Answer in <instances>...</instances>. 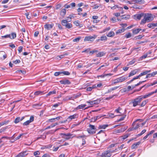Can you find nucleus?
I'll use <instances>...</instances> for the list:
<instances>
[{"mask_svg":"<svg viewBox=\"0 0 157 157\" xmlns=\"http://www.w3.org/2000/svg\"><path fill=\"white\" fill-rule=\"evenodd\" d=\"M7 127H6L4 128H2L0 129V133H1L2 132H4L5 131L6 129H7Z\"/></svg>","mask_w":157,"mask_h":157,"instance_id":"nucleus-45","label":"nucleus"},{"mask_svg":"<svg viewBox=\"0 0 157 157\" xmlns=\"http://www.w3.org/2000/svg\"><path fill=\"white\" fill-rule=\"evenodd\" d=\"M131 36V34L130 33H128L126 34L125 36V37L127 38H129Z\"/></svg>","mask_w":157,"mask_h":157,"instance_id":"nucleus-47","label":"nucleus"},{"mask_svg":"<svg viewBox=\"0 0 157 157\" xmlns=\"http://www.w3.org/2000/svg\"><path fill=\"white\" fill-rule=\"evenodd\" d=\"M59 82L61 84L64 85H69L71 84V82L68 80L66 79L61 80Z\"/></svg>","mask_w":157,"mask_h":157,"instance_id":"nucleus-10","label":"nucleus"},{"mask_svg":"<svg viewBox=\"0 0 157 157\" xmlns=\"http://www.w3.org/2000/svg\"><path fill=\"white\" fill-rule=\"evenodd\" d=\"M125 31V29L124 28H122L121 29H119L117 30L116 32V34L121 33L124 32Z\"/></svg>","mask_w":157,"mask_h":157,"instance_id":"nucleus-32","label":"nucleus"},{"mask_svg":"<svg viewBox=\"0 0 157 157\" xmlns=\"http://www.w3.org/2000/svg\"><path fill=\"white\" fill-rule=\"evenodd\" d=\"M28 154L27 151H24L18 154L15 157H25Z\"/></svg>","mask_w":157,"mask_h":157,"instance_id":"nucleus-9","label":"nucleus"},{"mask_svg":"<svg viewBox=\"0 0 157 157\" xmlns=\"http://www.w3.org/2000/svg\"><path fill=\"white\" fill-rule=\"evenodd\" d=\"M111 20L112 21L113 23H115L117 21V19L115 17L112 18Z\"/></svg>","mask_w":157,"mask_h":157,"instance_id":"nucleus-59","label":"nucleus"},{"mask_svg":"<svg viewBox=\"0 0 157 157\" xmlns=\"http://www.w3.org/2000/svg\"><path fill=\"white\" fill-rule=\"evenodd\" d=\"M30 123L29 120H28L23 123V125L24 126H27Z\"/></svg>","mask_w":157,"mask_h":157,"instance_id":"nucleus-43","label":"nucleus"},{"mask_svg":"<svg viewBox=\"0 0 157 157\" xmlns=\"http://www.w3.org/2000/svg\"><path fill=\"white\" fill-rule=\"evenodd\" d=\"M61 24L63 26H65L68 29H70L72 27V24L68 23V21L67 20H62L61 21Z\"/></svg>","mask_w":157,"mask_h":157,"instance_id":"nucleus-5","label":"nucleus"},{"mask_svg":"<svg viewBox=\"0 0 157 157\" xmlns=\"http://www.w3.org/2000/svg\"><path fill=\"white\" fill-rule=\"evenodd\" d=\"M86 136L85 135H82V136H78L76 137V138L78 139H80V138H82V139L84 138V137H86Z\"/></svg>","mask_w":157,"mask_h":157,"instance_id":"nucleus-50","label":"nucleus"},{"mask_svg":"<svg viewBox=\"0 0 157 157\" xmlns=\"http://www.w3.org/2000/svg\"><path fill=\"white\" fill-rule=\"evenodd\" d=\"M0 55H3V59H5L7 57V55L5 54V52L3 51L0 52Z\"/></svg>","mask_w":157,"mask_h":157,"instance_id":"nucleus-30","label":"nucleus"},{"mask_svg":"<svg viewBox=\"0 0 157 157\" xmlns=\"http://www.w3.org/2000/svg\"><path fill=\"white\" fill-rule=\"evenodd\" d=\"M68 53H65L63 55H61L59 56H58V57H59V58H60V59L63 58V57H64V56H67L68 55Z\"/></svg>","mask_w":157,"mask_h":157,"instance_id":"nucleus-44","label":"nucleus"},{"mask_svg":"<svg viewBox=\"0 0 157 157\" xmlns=\"http://www.w3.org/2000/svg\"><path fill=\"white\" fill-rule=\"evenodd\" d=\"M146 129H144L141 132H140V134H139L136 135L137 137H139V136H141L143 134H144V133H145L146 132Z\"/></svg>","mask_w":157,"mask_h":157,"instance_id":"nucleus-36","label":"nucleus"},{"mask_svg":"<svg viewBox=\"0 0 157 157\" xmlns=\"http://www.w3.org/2000/svg\"><path fill=\"white\" fill-rule=\"evenodd\" d=\"M141 142L139 141L136 143H135L131 147L132 149H136L137 148V146L139 145L140 144Z\"/></svg>","mask_w":157,"mask_h":157,"instance_id":"nucleus-14","label":"nucleus"},{"mask_svg":"<svg viewBox=\"0 0 157 157\" xmlns=\"http://www.w3.org/2000/svg\"><path fill=\"white\" fill-rule=\"evenodd\" d=\"M61 7V6L60 4H58L56 6V9L57 10L58 9H59Z\"/></svg>","mask_w":157,"mask_h":157,"instance_id":"nucleus-63","label":"nucleus"},{"mask_svg":"<svg viewBox=\"0 0 157 157\" xmlns=\"http://www.w3.org/2000/svg\"><path fill=\"white\" fill-rule=\"evenodd\" d=\"M61 74H62L61 71L56 72L55 73L54 75L55 76H57Z\"/></svg>","mask_w":157,"mask_h":157,"instance_id":"nucleus-52","label":"nucleus"},{"mask_svg":"<svg viewBox=\"0 0 157 157\" xmlns=\"http://www.w3.org/2000/svg\"><path fill=\"white\" fill-rule=\"evenodd\" d=\"M150 72V71H143V72L141 73L140 75L141 76H142L143 75H146L149 72Z\"/></svg>","mask_w":157,"mask_h":157,"instance_id":"nucleus-28","label":"nucleus"},{"mask_svg":"<svg viewBox=\"0 0 157 157\" xmlns=\"http://www.w3.org/2000/svg\"><path fill=\"white\" fill-rule=\"evenodd\" d=\"M105 53L104 52H99L97 54L96 56L97 57H101L104 56L105 55Z\"/></svg>","mask_w":157,"mask_h":157,"instance_id":"nucleus-22","label":"nucleus"},{"mask_svg":"<svg viewBox=\"0 0 157 157\" xmlns=\"http://www.w3.org/2000/svg\"><path fill=\"white\" fill-rule=\"evenodd\" d=\"M49 155L48 154H44L41 157H49Z\"/></svg>","mask_w":157,"mask_h":157,"instance_id":"nucleus-64","label":"nucleus"},{"mask_svg":"<svg viewBox=\"0 0 157 157\" xmlns=\"http://www.w3.org/2000/svg\"><path fill=\"white\" fill-rule=\"evenodd\" d=\"M96 37L97 36L95 35H94L93 36H86L85 37L84 40V41H93L96 38Z\"/></svg>","mask_w":157,"mask_h":157,"instance_id":"nucleus-6","label":"nucleus"},{"mask_svg":"<svg viewBox=\"0 0 157 157\" xmlns=\"http://www.w3.org/2000/svg\"><path fill=\"white\" fill-rule=\"evenodd\" d=\"M44 91H38L36 92H35L34 93V94L35 95L37 96L39 95H42L44 94L43 93Z\"/></svg>","mask_w":157,"mask_h":157,"instance_id":"nucleus-26","label":"nucleus"},{"mask_svg":"<svg viewBox=\"0 0 157 157\" xmlns=\"http://www.w3.org/2000/svg\"><path fill=\"white\" fill-rule=\"evenodd\" d=\"M109 126L108 124L105 125H99L98 127L99 129H105L106 127Z\"/></svg>","mask_w":157,"mask_h":157,"instance_id":"nucleus-25","label":"nucleus"},{"mask_svg":"<svg viewBox=\"0 0 157 157\" xmlns=\"http://www.w3.org/2000/svg\"><path fill=\"white\" fill-rule=\"evenodd\" d=\"M130 15H124L121 16L122 19L127 20L130 18Z\"/></svg>","mask_w":157,"mask_h":157,"instance_id":"nucleus-21","label":"nucleus"},{"mask_svg":"<svg viewBox=\"0 0 157 157\" xmlns=\"http://www.w3.org/2000/svg\"><path fill=\"white\" fill-rule=\"evenodd\" d=\"M62 74H63L64 75H70V73L68 71H61Z\"/></svg>","mask_w":157,"mask_h":157,"instance_id":"nucleus-41","label":"nucleus"},{"mask_svg":"<svg viewBox=\"0 0 157 157\" xmlns=\"http://www.w3.org/2000/svg\"><path fill=\"white\" fill-rule=\"evenodd\" d=\"M20 62V60L19 59H16L15 61H13V62L15 64H17V63H19Z\"/></svg>","mask_w":157,"mask_h":157,"instance_id":"nucleus-53","label":"nucleus"},{"mask_svg":"<svg viewBox=\"0 0 157 157\" xmlns=\"http://www.w3.org/2000/svg\"><path fill=\"white\" fill-rule=\"evenodd\" d=\"M111 156L110 150H109L103 152L101 156V157H110Z\"/></svg>","mask_w":157,"mask_h":157,"instance_id":"nucleus-8","label":"nucleus"},{"mask_svg":"<svg viewBox=\"0 0 157 157\" xmlns=\"http://www.w3.org/2000/svg\"><path fill=\"white\" fill-rule=\"evenodd\" d=\"M23 135V134H20L19 136H18L16 138H15V140H17L19 139H20V138L21 137V136H22V135Z\"/></svg>","mask_w":157,"mask_h":157,"instance_id":"nucleus-58","label":"nucleus"},{"mask_svg":"<svg viewBox=\"0 0 157 157\" xmlns=\"http://www.w3.org/2000/svg\"><path fill=\"white\" fill-rule=\"evenodd\" d=\"M11 38H10L11 39H14L16 37V34L15 33H12L10 34Z\"/></svg>","mask_w":157,"mask_h":157,"instance_id":"nucleus-29","label":"nucleus"},{"mask_svg":"<svg viewBox=\"0 0 157 157\" xmlns=\"http://www.w3.org/2000/svg\"><path fill=\"white\" fill-rule=\"evenodd\" d=\"M34 120V117L33 116H31L30 117L29 120V121L30 123L33 122Z\"/></svg>","mask_w":157,"mask_h":157,"instance_id":"nucleus-48","label":"nucleus"},{"mask_svg":"<svg viewBox=\"0 0 157 157\" xmlns=\"http://www.w3.org/2000/svg\"><path fill=\"white\" fill-rule=\"evenodd\" d=\"M141 29H132V33L134 34H137L138 33Z\"/></svg>","mask_w":157,"mask_h":157,"instance_id":"nucleus-23","label":"nucleus"},{"mask_svg":"<svg viewBox=\"0 0 157 157\" xmlns=\"http://www.w3.org/2000/svg\"><path fill=\"white\" fill-rule=\"evenodd\" d=\"M126 116V115H123L121 118H120L119 119H118L117 120L116 122H119L120 121H123L124 119L125 118Z\"/></svg>","mask_w":157,"mask_h":157,"instance_id":"nucleus-38","label":"nucleus"},{"mask_svg":"<svg viewBox=\"0 0 157 157\" xmlns=\"http://www.w3.org/2000/svg\"><path fill=\"white\" fill-rule=\"evenodd\" d=\"M40 153L39 151H35L33 153V155L35 156H36L37 155H39L40 154Z\"/></svg>","mask_w":157,"mask_h":157,"instance_id":"nucleus-51","label":"nucleus"},{"mask_svg":"<svg viewBox=\"0 0 157 157\" xmlns=\"http://www.w3.org/2000/svg\"><path fill=\"white\" fill-rule=\"evenodd\" d=\"M56 91L55 90H54L52 91H50L47 95V96H50L52 94H56Z\"/></svg>","mask_w":157,"mask_h":157,"instance_id":"nucleus-39","label":"nucleus"},{"mask_svg":"<svg viewBox=\"0 0 157 157\" xmlns=\"http://www.w3.org/2000/svg\"><path fill=\"white\" fill-rule=\"evenodd\" d=\"M144 16V18L142 20L140 24H144L146 22H149L151 21L154 18L153 15L150 13H145Z\"/></svg>","mask_w":157,"mask_h":157,"instance_id":"nucleus-2","label":"nucleus"},{"mask_svg":"<svg viewBox=\"0 0 157 157\" xmlns=\"http://www.w3.org/2000/svg\"><path fill=\"white\" fill-rule=\"evenodd\" d=\"M147 54H145V55L142 56H141L140 57V59H144V58H146L147 57Z\"/></svg>","mask_w":157,"mask_h":157,"instance_id":"nucleus-60","label":"nucleus"},{"mask_svg":"<svg viewBox=\"0 0 157 157\" xmlns=\"http://www.w3.org/2000/svg\"><path fill=\"white\" fill-rule=\"evenodd\" d=\"M148 100H144L141 103L140 105V106L141 107L144 106L148 102Z\"/></svg>","mask_w":157,"mask_h":157,"instance_id":"nucleus-27","label":"nucleus"},{"mask_svg":"<svg viewBox=\"0 0 157 157\" xmlns=\"http://www.w3.org/2000/svg\"><path fill=\"white\" fill-rule=\"evenodd\" d=\"M2 38H11V36L10 34H7L6 35L4 36H2Z\"/></svg>","mask_w":157,"mask_h":157,"instance_id":"nucleus-55","label":"nucleus"},{"mask_svg":"<svg viewBox=\"0 0 157 157\" xmlns=\"http://www.w3.org/2000/svg\"><path fill=\"white\" fill-rule=\"evenodd\" d=\"M56 120H55V118H52L50 119H48V121H47V122H52L54 121H56Z\"/></svg>","mask_w":157,"mask_h":157,"instance_id":"nucleus-49","label":"nucleus"},{"mask_svg":"<svg viewBox=\"0 0 157 157\" xmlns=\"http://www.w3.org/2000/svg\"><path fill=\"white\" fill-rule=\"evenodd\" d=\"M81 36H79L73 40V41L74 42H78L81 39Z\"/></svg>","mask_w":157,"mask_h":157,"instance_id":"nucleus-33","label":"nucleus"},{"mask_svg":"<svg viewBox=\"0 0 157 157\" xmlns=\"http://www.w3.org/2000/svg\"><path fill=\"white\" fill-rule=\"evenodd\" d=\"M69 5H70V7H71L72 8L73 7L75 6V2H72Z\"/></svg>","mask_w":157,"mask_h":157,"instance_id":"nucleus-56","label":"nucleus"},{"mask_svg":"<svg viewBox=\"0 0 157 157\" xmlns=\"http://www.w3.org/2000/svg\"><path fill=\"white\" fill-rule=\"evenodd\" d=\"M156 92H157V89L155 90L154 91L148 93L144 96L141 95L138 96L132 102L133 106L134 107H135L137 105H140V102L143 99L147 98L152 95L154 93H156Z\"/></svg>","mask_w":157,"mask_h":157,"instance_id":"nucleus-1","label":"nucleus"},{"mask_svg":"<svg viewBox=\"0 0 157 157\" xmlns=\"http://www.w3.org/2000/svg\"><path fill=\"white\" fill-rule=\"evenodd\" d=\"M98 52L97 50H93L92 51H90V50H85L84 51H82V53L84 52L87 54V55H92L94 53L96 52Z\"/></svg>","mask_w":157,"mask_h":157,"instance_id":"nucleus-7","label":"nucleus"},{"mask_svg":"<svg viewBox=\"0 0 157 157\" xmlns=\"http://www.w3.org/2000/svg\"><path fill=\"white\" fill-rule=\"evenodd\" d=\"M42 103H38L36 104H34L33 105V107L34 108H35L36 109H38V107L42 105Z\"/></svg>","mask_w":157,"mask_h":157,"instance_id":"nucleus-31","label":"nucleus"},{"mask_svg":"<svg viewBox=\"0 0 157 157\" xmlns=\"http://www.w3.org/2000/svg\"><path fill=\"white\" fill-rule=\"evenodd\" d=\"M147 26L149 28L153 29L155 27L157 26V23L155 24L153 23H149L147 25Z\"/></svg>","mask_w":157,"mask_h":157,"instance_id":"nucleus-19","label":"nucleus"},{"mask_svg":"<svg viewBox=\"0 0 157 157\" xmlns=\"http://www.w3.org/2000/svg\"><path fill=\"white\" fill-rule=\"evenodd\" d=\"M144 15V14L141 13L140 14H136L134 15V19L140 20L142 17Z\"/></svg>","mask_w":157,"mask_h":157,"instance_id":"nucleus-11","label":"nucleus"},{"mask_svg":"<svg viewBox=\"0 0 157 157\" xmlns=\"http://www.w3.org/2000/svg\"><path fill=\"white\" fill-rule=\"evenodd\" d=\"M132 2H134L135 3L141 4H144L145 2L144 0H133Z\"/></svg>","mask_w":157,"mask_h":157,"instance_id":"nucleus-13","label":"nucleus"},{"mask_svg":"<svg viewBox=\"0 0 157 157\" xmlns=\"http://www.w3.org/2000/svg\"><path fill=\"white\" fill-rule=\"evenodd\" d=\"M79 21H75L74 22V23L77 26H78L79 25Z\"/></svg>","mask_w":157,"mask_h":157,"instance_id":"nucleus-57","label":"nucleus"},{"mask_svg":"<svg viewBox=\"0 0 157 157\" xmlns=\"http://www.w3.org/2000/svg\"><path fill=\"white\" fill-rule=\"evenodd\" d=\"M156 83H157V82H155L154 83H153L152 84H151L150 85L145 84V85H144L143 86H142L141 87H140L139 89H138L136 90L135 91H140L141 90V89H142L144 87H145V88H147L148 87H149V86H152V85H155V84H156Z\"/></svg>","mask_w":157,"mask_h":157,"instance_id":"nucleus-12","label":"nucleus"},{"mask_svg":"<svg viewBox=\"0 0 157 157\" xmlns=\"http://www.w3.org/2000/svg\"><path fill=\"white\" fill-rule=\"evenodd\" d=\"M78 117V115L77 114H75L72 115L70 116L67 119H70L71 120L77 118Z\"/></svg>","mask_w":157,"mask_h":157,"instance_id":"nucleus-20","label":"nucleus"},{"mask_svg":"<svg viewBox=\"0 0 157 157\" xmlns=\"http://www.w3.org/2000/svg\"><path fill=\"white\" fill-rule=\"evenodd\" d=\"M117 94L113 95L110 96L109 97L106 98H105L106 100H109L113 98L114 96H117Z\"/></svg>","mask_w":157,"mask_h":157,"instance_id":"nucleus-42","label":"nucleus"},{"mask_svg":"<svg viewBox=\"0 0 157 157\" xmlns=\"http://www.w3.org/2000/svg\"><path fill=\"white\" fill-rule=\"evenodd\" d=\"M107 37L105 35H103L101 36L100 38V39H98V40H101V41H103L105 40H106L107 39Z\"/></svg>","mask_w":157,"mask_h":157,"instance_id":"nucleus-34","label":"nucleus"},{"mask_svg":"<svg viewBox=\"0 0 157 157\" xmlns=\"http://www.w3.org/2000/svg\"><path fill=\"white\" fill-rule=\"evenodd\" d=\"M94 101L95 102V104L97 105L98 104L100 103L101 100L100 99H98L96 100H94Z\"/></svg>","mask_w":157,"mask_h":157,"instance_id":"nucleus-40","label":"nucleus"},{"mask_svg":"<svg viewBox=\"0 0 157 157\" xmlns=\"http://www.w3.org/2000/svg\"><path fill=\"white\" fill-rule=\"evenodd\" d=\"M17 73H22V74H23V75L25 74L26 73V72L25 71H22V70H17Z\"/></svg>","mask_w":157,"mask_h":157,"instance_id":"nucleus-46","label":"nucleus"},{"mask_svg":"<svg viewBox=\"0 0 157 157\" xmlns=\"http://www.w3.org/2000/svg\"><path fill=\"white\" fill-rule=\"evenodd\" d=\"M128 78L127 76H123L114 80L112 84H115L119 82H121L127 79Z\"/></svg>","mask_w":157,"mask_h":157,"instance_id":"nucleus-3","label":"nucleus"},{"mask_svg":"<svg viewBox=\"0 0 157 157\" xmlns=\"http://www.w3.org/2000/svg\"><path fill=\"white\" fill-rule=\"evenodd\" d=\"M137 71L138 70L137 69L131 71L128 75V77H130L136 74L137 73Z\"/></svg>","mask_w":157,"mask_h":157,"instance_id":"nucleus-18","label":"nucleus"},{"mask_svg":"<svg viewBox=\"0 0 157 157\" xmlns=\"http://www.w3.org/2000/svg\"><path fill=\"white\" fill-rule=\"evenodd\" d=\"M60 14L61 16L63 17L65 15L66 13V10L65 9H63L60 11Z\"/></svg>","mask_w":157,"mask_h":157,"instance_id":"nucleus-17","label":"nucleus"},{"mask_svg":"<svg viewBox=\"0 0 157 157\" xmlns=\"http://www.w3.org/2000/svg\"><path fill=\"white\" fill-rule=\"evenodd\" d=\"M9 46L12 48H15V45L14 44H9Z\"/></svg>","mask_w":157,"mask_h":157,"instance_id":"nucleus-54","label":"nucleus"},{"mask_svg":"<svg viewBox=\"0 0 157 157\" xmlns=\"http://www.w3.org/2000/svg\"><path fill=\"white\" fill-rule=\"evenodd\" d=\"M141 76L140 75V74L138 76H137L133 78V80H136L137 79H140V77Z\"/></svg>","mask_w":157,"mask_h":157,"instance_id":"nucleus-62","label":"nucleus"},{"mask_svg":"<svg viewBox=\"0 0 157 157\" xmlns=\"http://www.w3.org/2000/svg\"><path fill=\"white\" fill-rule=\"evenodd\" d=\"M53 24H46L44 25V28L48 30H49L53 27Z\"/></svg>","mask_w":157,"mask_h":157,"instance_id":"nucleus-15","label":"nucleus"},{"mask_svg":"<svg viewBox=\"0 0 157 157\" xmlns=\"http://www.w3.org/2000/svg\"><path fill=\"white\" fill-rule=\"evenodd\" d=\"M86 106V104H81L78 106L76 108V109L77 110H78L80 109H83V108L85 107Z\"/></svg>","mask_w":157,"mask_h":157,"instance_id":"nucleus-24","label":"nucleus"},{"mask_svg":"<svg viewBox=\"0 0 157 157\" xmlns=\"http://www.w3.org/2000/svg\"><path fill=\"white\" fill-rule=\"evenodd\" d=\"M89 127L87 130L89 134H93L96 133V129L94 125L90 124Z\"/></svg>","mask_w":157,"mask_h":157,"instance_id":"nucleus-4","label":"nucleus"},{"mask_svg":"<svg viewBox=\"0 0 157 157\" xmlns=\"http://www.w3.org/2000/svg\"><path fill=\"white\" fill-rule=\"evenodd\" d=\"M20 121H21V120H20V117H17L15 119V120H14V122L15 124H17V123L18 122H19Z\"/></svg>","mask_w":157,"mask_h":157,"instance_id":"nucleus-37","label":"nucleus"},{"mask_svg":"<svg viewBox=\"0 0 157 157\" xmlns=\"http://www.w3.org/2000/svg\"><path fill=\"white\" fill-rule=\"evenodd\" d=\"M60 136L62 138H65V136L69 137L71 136L72 134L70 133H61L60 134Z\"/></svg>","mask_w":157,"mask_h":157,"instance_id":"nucleus-16","label":"nucleus"},{"mask_svg":"<svg viewBox=\"0 0 157 157\" xmlns=\"http://www.w3.org/2000/svg\"><path fill=\"white\" fill-rule=\"evenodd\" d=\"M140 127L139 124H137L135 126H133V128L136 130Z\"/></svg>","mask_w":157,"mask_h":157,"instance_id":"nucleus-61","label":"nucleus"},{"mask_svg":"<svg viewBox=\"0 0 157 157\" xmlns=\"http://www.w3.org/2000/svg\"><path fill=\"white\" fill-rule=\"evenodd\" d=\"M115 33L113 32H110L107 35L108 37H112L114 35Z\"/></svg>","mask_w":157,"mask_h":157,"instance_id":"nucleus-35","label":"nucleus"}]
</instances>
